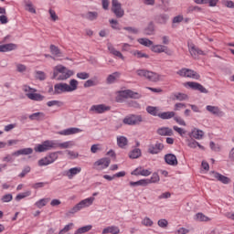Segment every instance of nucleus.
Instances as JSON below:
<instances>
[{
	"mask_svg": "<svg viewBox=\"0 0 234 234\" xmlns=\"http://www.w3.org/2000/svg\"><path fill=\"white\" fill-rule=\"evenodd\" d=\"M137 42L139 45H143V47L151 48L154 45L153 40L147 38V37H141L137 39Z\"/></svg>",
	"mask_w": 234,
	"mask_h": 234,
	"instance_id": "obj_27",
	"label": "nucleus"
},
{
	"mask_svg": "<svg viewBox=\"0 0 234 234\" xmlns=\"http://www.w3.org/2000/svg\"><path fill=\"white\" fill-rule=\"evenodd\" d=\"M94 167L95 169H97L98 171H103V169H107V167H109V165H111V159L104 157L101 159H99L98 161H96L94 163Z\"/></svg>",
	"mask_w": 234,
	"mask_h": 234,
	"instance_id": "obj_9",
	"label": "nucleus"
},
{
	"mask_svg": "<svg viewBox=\"0 0 234 234\" xmlns=\"http://www.w3.org/2000/svg\"><path fill=\"white\" fill-rule=\"evenodd\" d=\"M188 147H190V149H197V147H199L202 151L205 149L204 146L194 139L188 141Z\"/></svg>",
	"mask_w": 234,
	"mask_h": 234,
	"instance_id": "obj_38",
	"label": "nucleus"
},
{
	"mask_svg": "<svg viewBox=\"0 0 234 234\" xmlns=\"http://www.w3.org/2000/svg\"><path fill=\"white\" fill-rule=\"evenodd\" d=\"M165 162L167 165H178V159H176V155H175V154H166L165 155Z\"/></svg>",
	"mask_w": 234,
	"mask_h": 234,
	"instance_id": "obj_18",
	"label": "nucleus"
},
{
	"mask_svg": "<svg viewBox=\"0 0 234 234\" xmlns=\"http://www.w3.org/2000/svg\"><path fill=\"white\" fill-rule=\"evenodd\" d=\"M59 154L58 153H51L48 156L40 159L38 161L39 167H44L45 165H50V164H54L56 160H58V157Z\"/></svg>",
	"mask_w": 234,
	"mask_h": 234,
	"instance_id": "obj_7",
	"label": "nucleus"
},
{
	"mask_svg": "<svg viewBox=\"0 0 234 234\" xmlns=\"http://www.w3.org/2000/svg\"><path fill=\"white\" fill-rule=\"evenodd\" d=\"M222 5L227 8H234V2L231 0H225L222 2Z\"/></svg>",
	"mask_w": 234,
	"mask_h": 234,
	"instance_id": "obj_59",
	"label": "nucleus"
},
{
	"mask_svg": "<svg viewBox=\"0 0 234 234\" xmlns=\"http://www.w3.org/2000/svg\"><path fill=\"white\" fill-rule=\"evenodd\" d=\"M47 182H38V183H35L31 186V187H33V189H41V187H45L47 186Z\"/></svg>",
	"mask_w": 234,
	"mask_h": 234,
	"instance_id": "obj_55",
	"label": "nucleus"
},
{
	"mask_svg": "<svg viewBox=\"0 0 234 234\" xmlns=\"http://www.w3.org/2000/svg\"><path fill=\"white\" fill-rule=\"evenodd\" d=\"M176 74L178 76H181V78H191L192 80H200V74H198L197 71L189 69H179Z\"/></svg>",
	"mask_w": 234,
	"mask_h": 234,
	"instance_id": "obj_6",
	"label": "nucleus"
},
{
	"mask_svg": "<svg viewBox=\"0 0 234 234\" xmlns=\"http://www.w3.org/2000/svg\"><path fill=\"white\" fill-rule=\"evenodd\" d=\"M197 5H209V6H217L218 0H195Z\"/></svg>",
	"mask_w": 234,
	"mask_h": 234,
	"instance_id": "obj_31",
	"label": "nucleus"
},
{
	"mask_svg": "<svg viewBox=\"0 0 234 234\" xmlns=\"http://www.w3.org/2000/svg\"><path fill=\"white\" fill-rule=\"evenodd\" d=\"M22 90H24L26 96L33 101H43V100H45V97L43 95L36 93L37 92V90L30 88V86L28 85H24L22 87Z\"/></svg>",
	"mask_w": 234,
	"mask_h": 234,
	"instance_id": "obj_3",
	"label": "nucleus"
},
{
	"mask_svg": "<svg viewBox=\"0 0 234 234\" xmlns=\"http://www.w3.org/2000/svg\"><path fill=\"white\" fill-rule=\"evenodd\" d=\"M78 81L75 79L69 80V85L67 83L59 84V90L61 92H74V90H78Z\"/></svg>",
	"mask_w": 234,
	"mask_h": 234,
	"instance_id": "obj_5",
	"label": "nucleus"
},
{
	"mask_svg": "<svg viewBox=\"0 0 234 234\" xmlns=\"http://www.w3.org/2000/svg\"><path fill=\"white\" fill-rule=\"evenodd\" d=\"M157 134L160 136H173V129L169 127H162L157 130Z\"/></svg>",
	"mask_w": 234,
	"mask_h": 234,
	"instance_id": "obj_23",
	"label": "nucleus"
},
{
	"mask_svg": "<svg viewBox=\"0 0 234 234\" xmlns=\"http://www.w3.org/2000/svg\"><path fill=\"white\" fill-rule=\"evenodd\" d=\"M161 151H164V144L162 143H156L148 146V153L150 154H158Z\"/></svg>",
	"mask_w": 234,
	"mask_h": 234,
	"instance_id": "obj_15",
	"label": "nucleus"
},
{
	"mask_svg": "<svg viewBox=\"0 0 234 234\" xmlns=\"http://www.w3.org/2000/svg\"><path fill=\"white\" fill-rule=\"evenodd\" d=\"M68 156L70 158V160H74V158H78L80 156V154L74 152V151H68Z\"/></svg>",
	"mask_w": 234,
	"mask_h": 234,
	"instance_id": "obj_61",
	"label": "nucleus"
},
{
	"mask_svg": "<svg viewBox=\"0 0 234 234\" xmlns=\"http://www.w3.org/2000/svg\"><path fill=\"white\" fill-rule=\"evenodd\" d=\"M188 48L191 56H206V52L195 46V44H190Z\"/></svg>",
	"mask_w": 234,
	"mask_h": 234,
	"instance_id": "obj_19",
	"label": "nucleus"
},
{
	"mask_svg": "<svg viewBox=\"0 0 234 234\" xmlns=\"http://www.w3.org/2000/svg\"><path fill=\"white\" fill-rule=\"evenodd\" d=\"M123 30H126L130 34H138L140 32L138 28L133 27H123Z\"/></svg>",
	"mask_w": 234,
	"mask_h": 234,
	"instance_id": "obj_53",
	"label": "nucleus"
},
{
	"mask_svg": "<svg viewBox=\"0 0 234 234\" xmlns=\"http://www.w3.org/2000/svg\"><path fill=\"white\" fill-rule=\"evenodd\" d=\"M190 138H195L196 140H202V138H204V131L194 128L190 133Z\"/></svg>",
	"mask_w": 234,
	"mask_h": 234,
	"instance_id": "obj_24",
	"label": "nucleus"
},
{
	"mask_svg": "<svg viewBox=\"0 0 234 234\" xmlns=\"http://www.w3.org/2000/svg\"><path fill=\"white\" fill-rule=\"evenodd\" d=\"M148 180L149 184H156V182H160V176H158V173H154L152 177Z\"/></svg>",
	"mask_w": 234,
	"mask_h": 234,
	"instance_id": "obj_50",
	"label": "nucleus"
},
{
	"mask_svg": "<svg viewBox=\"0 0 234 234\" xmlns=\"http://www.w3.org/2000/svg\"><path fill=\"white\" fill-rule=\"evenodd\" d=\"M209 175L212 178H216V180H218V182H221L222 184H229L230 182L228 176H222L218 172L211 171Z\"/></svg>",
	"mask_w": 234,
	"mask_h": 234,
	"instance_id": "obj_17",
	"label": "nucleus"
},
{
	"mask_svg": "<svg viewBox=\"0 0 234 234\" xmlns=\"http://www.w3.org/2000/svg\"><path fill=\"white\" fill-rule=\"evenodd\" d=\"M43 118H45V113L43 112H35L29 115V120H32V121L34 120L39 121V120H43Z\"/></svg>",
	"mask_w": 234,
	"mask_h": 234,
	"instance_id": "obj_41",
	"label": "nucleus"
},
{
	"mask_svg": "<svg viewBox=\"0 0 234 234\" xmlns=\"http://www.w3.org/2000/svg\"><path fill=\"white\" fill-rule=\"evenodd\" d=\"M189 233V229H186V228H180L177 230V234H187Z\"/></svg>",
	"mask_w": 234,
	"mask_h": 234,
	"instance_id": "obj_64",
	"label": "nucleus"
},
{
	"mask_svg": "<svg viewBox=\"0 0 234 234\" xmlns=\"http://www.w3.org/2000/svg\"><path fill=\"white\" fill-rule=\"evenodd\" d=\"M176 100H177V101H186V100H189V97L187 96V94L186 93H177L174 95Z\"/></svg>",
	"mask_w": 234,
	"mask_h": 234,
	"instance_id": "obj_43",
	"label": "nucleus"
},
{
	"mask_svg": "<svg viewBox=\"0 0 234 234\" xmlns=\"http://www.w3.org/2000/svg\"><path fill=\"white\" fill-rule=\"evenodd\" d=\"M31 168L30 166H25L22 172L19 174L20 178H25L28 173H30Z\"/></svg>",
	"mask_w": 234,
	"mask_h": 234,
	"instance_id": "obj_54",
	"label": "nucleus"
},
{
	"mask_svg": "<svg viewBox=\"0 0 234 234\" xmlns=\"http://www.w3.org/2000/svg\"><path fill=\"white\" fill-rule=\"evenodd\" d=\"M146 112H148V114H151V116H160V110L158 109V107L147 106Z\"/></svg>",
	"mask_w": 234,
	"mask_h": 234,
	"instance_id": "obj_30",
	"label": "nucleus"
},
{
	"mask_svg": "<svg viewBox=\"0 0 234 234\" xmlns=\"http://www.w3.org/2000/svg\"><path fill=\"white\" fill-rule=\"evenodd\" d=\"M49 49L53 56H58V54H59V48H58V47H56L55 45H51L49 47Z\"/></svg>",
	"mask_w": 234,
	"mask_h": 234,
	"instance_id": "obj_56",
	"label": "nucleus"
},
{
	"mask_svg": "<svg viewBox=\"0 0 234 234\" xmlns=\"http://www.w3.org/2000/svg\"><path fill=\"white\" fill-rule=\"evenodd\" d=\"M79 173H81V167H73L70 168L67 173V176L68 178H69V180H71V178H74V176H76V175H78Z\"/></svg>",
	"mask_w": 234,
	"mask_h": 234,
	"instance_id": "obj_28",
	"label": "nucleus"
},
{
	"mask_svg": "<svg viewBox=\"0 0 234 234\" xmlns=\"http://www.w3.org/2000/svg\"><path fill=\"white\" fill-rule=\"evenodd\" d=\"M90 111L96 112L97 114H103V112L111 111V107L105 104H98L91 106Z\"/></svg>",
	"mask_w": 234,
	"mask_h": 234,
	"instance_id": "obj_16",
	"label": "nucleus"
},
{
	"mask_svg": "<svg viewBox=\"0 0 234 234\" xmlns=\"http://www.w3.org/2000/svg\"><path fill=\"white\" fill-rule=\"evenodd\" d=\"M157 224L159 228H167L169 226V222L166 219H159Z\"/></svg>",
	"mask_w": 234,
	"mask_h": 234,
	"instance_id": "obj_58",
	"label": "nucleus"
},
{
	"mask_svg": "<svg viewBox=\"0 0 234 234\" xmlns=\"http://www.w3.org/2000/svg\"><path fill=\"white\" fill-rule=\"evenodd\" d=\"M90 229H92V225H87V226L78 229L74 234L89 233V231H90Z\"/></svg>",
	"mask_w": 234,
	"mask_h": 234,
	"instance_id": "obj_39",
	"label": "nucleus"
},
{
	"mask_svg": "<svg viewBox=\"0 0 234 234\" xmlns=\"http://www.w3.org/2000/svg\"><path fill=\"white\" fill-rule=\"evenodd\" d=\"M34 153V149L32 148H23L20 150H17L12 154V156H27L28 154H32Z\"/></svg>",
	"mask_w": 234,
	"mask_h": 234,
	"instance_id": "obj_22",
	"label": "nucleus"
},
{
	"mask_svg": "<svg viewBox=\"0 0 234 234\" xmlns=\"http://www.w3.org/2000/svg\"><path fill=\"white\" fill-rule=\"evenodd\" d=\"M143 122L141 115H131L123 119L122 123L125 125H138Z\"/></svg>",
	"mask_w": 234,
	"mask_h": 234,
	"instance_id": "obj_10",
	"label": "nucleus"
},
{
	"mask_svg": "<svg viewBox=\"0 0 234 234\" xmlns=\"http://www.w3.org/2000/svg\"><path fill=\"white\" fill-rule=\"evenodd\" d=\"M127 144H129L127 137H125V136L117 137V145L119 147H121V149H123V147H125V145H127Z\"/></svg>",
	"mask_w": 234,
	"mask_h": 234,
	"instance_id": "obj_36",
	"label": "nucleus"
},
{
	"mask_svg": "<svg viewBox=\"0 0 234 234\" xmlns=\"http://www.w3.org/2000/svg\"><path fill=\"white\" fill-rule=\"evenodd\" d=\"M58 145V142L47 140L42 142L41 144H37L34 147V151L35 153H47V151H52V149H56Z\"/></svg>",
	"mask_w": 234,
	"mask_h": 234,
	"instance_id": "obj_2",
	"label": "nucleus"
},
{
	"mask_svg": "<svg viewBox=\"0 0 234 234\" xmlns=\"http://www.w3.org/2000/svg\"><path fill=\"white\" fill-rule=\"evenodd\" d=\"M180 109H186V104L182 102L176 103L174 111H180Z\"/></svg>",
	"mask_w": 234,
	"mask_h": 234,
	"instance_id": "obj_63",
	"label": "nucleus"
},
{
	"mask_svg": "<svg viewBox=\"0 0 234 234\" xmlns=\"http://www.w3.org/2000/svg\"><path fill=\"white\" fill-rule=\"evenodd\" d=\"M48 202H50V198L49 197H44V198H41V199L37 200L35 203V206L38 209H42V207H45V206H47V204H48Z\"/></svg>",
	"mask_w": 234,
	"mask_h": 234,
	"instance_id": "obj_29",
	"label": "nucleus"
},
{
	"mask_svg": "<svg viewBox=\"0 0 234 234\" xmlns=\"http://www.w3.org/2000/svg\"><path fill=\"white\" fill-rule=\"evenodd\" d=\"M186 85L192 89V90H199V92H202L203 94H207V90L198 82L188 81L186 82Z\"/></svg>",
	"mask_w": 234,
	"mask_h": 234,
	"instance_id": "obj_13",
	"label": "nucleus"
},
{
	"mask_svg": "<svg viewBox=\"0 0 234 234\" xmlns=\"http://www.w3.org/2000/svg\"><path fill=\"white\" fill-rule=\"evenodd\" d=\"M167 19H169V16L165 14L155 16V22L159 25H165L167 23Z\"/></svg>",
	"mask_w": 234,
	"mask_h": 234,
	"instance_id": "obj_32",
	"label": "nucleus"
},
{
	"mask_svg": "<svg viewBox=\"0 0 234 234\" xmlns=\"http://www.w3.org/2000/svg\"><path fill=\"white\" fill-rule=\"evenodd\" d=\"M77 78H79V80H89L90 78V74L87 72H79L77 73Z\"/></svg>",
	"mask_w": 234,
	"mask_h": 234,
	"instance_id": "obj_52",
	"label": "nucleus"
},
{
	"mask_svg": "<svg viewBox=\"0 0 234 234\" xmlns=\"http://www.w3.org/2000/svg\"><path fill=\"white\" fill-rule=\"evenodd\" d=\"M36 78L37 80H39L40 81H45L47 80V74L43 71H36Z\"/></svg>",
	"mask_w": 234,
	"mask_h": 234,
	"instance_id": "obj_49",
	"label": "nucleus"
},
{
	"mask_svg": "<svg viewBox=\"0 0 234 234\" xmlns=\"http://www.w3.org/2000/svg\"><path fill=\"white\" fill-rule=\"evenodd\" d=\"M142 224H143L144 226H149V227H151V226H153V220H151V218H145L142 221Z\"/></svg>",
	"mask_w": 234,
	"mask_h": 234,
	"instance_id": "obj_62",
	"label": "nucleus"
},
{
	"mask_svg": "<svg viewBox=\"0 0 234 234\" xmlns=\"http://www.w3.org/2000/svg\"><path fill=\"white\" fill-rule=\"evenodd\" d=\"M30 195H32L31 191H27L24 193H20L16 197V200L19 201V200H23V198H27V197H30Z\"/></svg>",
	"mask_w": 234,
	"mask_h": 234,
	"instance_id": "obj_47",
	"label": "nucleus"
},
{
	"mask_svg": "<svg viewBox=\"0 0 234 234\" xmlns=\"http://www.w3.org/2000/svg\"><path fill=\"white\" fill-rule=\"evenodd\" d=\"M94 200H95L94 197H88L84 200H81L80 203L75 205L69 210V213L71 214L78 213V211H80V209H83V207H89V206H92V204L94 203Z\"/></svg>",
	"mask_w": 234,
	"mask_h": 234,
	"instance_id": "obj_4",
	"label": "nucleus"
},
{
	"mask_svg": "<svg viewBox=\"0 0 234 234\" xmlns=\"http://www.w3.org/2000/svg\"><path fill=\"white\" fill-rule=\"evenodd\" d=\"M112 12L114 13L115 16L119 19L125 16V11L122 8V4L118 0L112 1Z\"/></svg>",
	"mask_w": 234,
	"mask_h": 234,
	"instance_id": "obj_8",
	"label": "nucleus"
},
{
	"mask_svg": "<svg viewBox=\"0 0 234 234\" xmlns=\"http://www.w3.org/2000/svg\"><path fill=\"white\" fill-rule=\"evenodd\" d=\"M141 156H142V150H140V148H134L129 154V158H132L133 160L136 158H140Z\"/></svg>",
	"mask_w": 234,
	"mask_h": 234,
	"instance_id": "obj_35",
	"label": "nucleus"
},
{
	"mask_svg": "<svg viewBox=\"0 0 234 234\" xmlns=\"http://www.w3.org/2000/svg\"><path fill=\"white\" fill-rule=\"evenodd\" d=\"M74 227V223H69L68 225H66L63 229H61L59 231V234H63V233H69V230L72 229V228Z\"/></svg>",
	"mask_w": 234,
	"mask_h": 234,
	"instance_id": "obj_51",
	"label": "nucleus"
},
{
	"mask_svg": "<svg viewBox=\"0 0 234 234\" xmlns=\"http://www.w3.org/2000/svg\"><path fill=\"white\" fill-rule=\"evenodd\" d=\"M152 52H155L156 54H162L165 52V54L171 55V50L167 48V46L164 45H152L151 47Z\"/></svg>",
	"mask_w": 234,
	"mask_h": 234,
	"instance_id": "obj_14",
	"label": "nucleus"
},
{
	"mask_svg": "<svg viewBox=\"0 0 234 234\" xmlns=\"http://www.w3.org/2000/svg\"><path fill=\"white\" fill-rule=\"evenodd\" d=\"M122 76V73L115 71L112 74H110L106 79L107 85H112V83H116L118 80H120V77Z\"/></svg>",
	"mask_w": 234,
	"mask_h": 234,
	"instance_id": "obj_20",
	"label": "nucleus"
},
{
	"mask_svg": "<svg viewBox=\"0 0 234 234\" xmlns=\"http://www.w3.org/2000/svg\"><path fill=\"white\" fill-rule=\"evenodd\" d=\"M192 12H202V8L198 5H189L186 9V14H192Z\"/></svg>",
	"mask_w": 234,
	"mask_h": 234,
	"instance_id": "obj_45",
	"label": "nucleus"
},
{
	"mask_svg": "<svg viewBox=\"0 0 234 234\" xmlns=\"http://www.w3.org/2000/svg\"><path fill=\"white\" fill-rule=\"evenodd\" d=\"M154 34V24L150 22L148 26L144 28V35L145 36H153Z\"/></svg>",
	"mask_w": 234,
	"mask_h": 234,
	"instance_id": "obj_37",
	"label": "nucleus"
},
{
	"mask_svg": "<svg viewBox=\"0 0 234 234\" xmlns=\"http://www.w3.org/2000/svg\"><path fill=\"white\" fill-rule=\"evenodd\" d=\"M120 96L121 98H132L133 100H140V98H142V95H140V93L134 92L131 90L120 91Z\"/></svg>",
	"mask_w": 234,
	"mask_h": 234,
	"instance_id": "obj_12",
	"label": "nucleus"
},
{
	"mask_svg": "<svg viewBox=\"0 0 234 234\" xmlns=\"http://www.w3.org/2000/svg\"><path fill=\"white\" fill-rule=\"evenodd\" d=\"M175 112H165L159 113V117L161 120H171V118H175Z\"/></svg>",
	"mask_w": 234,
	"mask_h": 234,
	"instance_id": "obj_34",
	"label": "nucleus"
},
{
	"mask_svg": "<svg viewBox=\"0 0 234 234\" xmlns=\"http://www.w3.org/2000/svg\"><path fill=\"white\" fill-rule=\"evenodd\" d=\"M87 16H88V19H90V21H94V19H98L97 12H89Z\"/></svg>",
	"mask_w": 234,
	"mask_h": 234,
	"instance_id": "obj_57",
	"label": "nucleus"
},
{
	"mask_svg": "<svg viewBox=\"0 0 234 234\" xmlns=\"http://www.w3.org/2000/svg\"><path fill=\"white\" fill-rule=\"evenodd\" d=\"M60 149H70L71 147H74V142L72 141H68L65 143L59 144Z\"/></svg>",
	"mask_w": 234,
	"mask_h": 234,
	"instance_id": "obj_44",
	"label": "nucleus"
},
{
	"mask_svg": "<svg viewBox=\"0 0 234 234\" xmlns=\"http://www.w3.org/2000/svg\"><path fill=\"white\" fill-rule=\"evenodd\" d=\"M136 74L140 78H144L145 80H148L149 81L156 82V81H162V80H164V75H159L157 73L149 71L147 69H137Z\"/></svg>",
	"mask_w": 234,
	"mask_h": 234,
	"instance_id": "obj_1",
	"label": "nucleus"
},
{
	"mask_svg": "<svg viewBox=\"0 0 234 234\" xmlns=\"http://www.w3.org/2000/svg\"><path fill=\"white\" fill-rule=\"evenodd\" d=\"M71 76H74V71L67 69L65 66H59V80H69Z\"/></svg>",
	"mask_w": 234,
	"mask_h": 234,
	"instance_id": "obj_11",
	"label": "nucleus"
},
{
	"mask_svg": "<svg viewBox=\"0 0 234 234\" xmlns=\"http://www.w3.org/2000/svg\"><path fill=\"white\" fill-rule=\"evenodd\" d=\"M133 55L134 56V58H149V55L140 51V50H134L133 51Z\"/></svg>",
	"mask_w": 234,
	"mask_h": 234,
	"instance_id": "obj_46",
	"label": "nucleus"
},
{
	"mask_svg": "<svg viewBox=\"0 0 234 234\" xmlns=\"http://www.w3.org/2000/svg\"><path fill=\"white\" fill-rule=\"evenodd\" d=\"M108 233L118 234V233H120V229L118 227H114V226L103 229L102 234H108Z\"/></svg>",
	"mask_w": 234,
	"mask_h": 234,
	"instance_id": "obj_33",
	"label": "nucleus"
},
{
	"mask_svg": "<svg viewBox=\"0 0 234 234\" xmlns=\"http://www.w3.org/2000/svg\"><path fill=\"white\" fill-rule=\"evenodd\" d=\"M26 10L31 14H36V8H34V5L30 1L26 2Z\"/></svg>",
	"mask_w": 234,
	"mask_h": 234,
	"instance_id": "obj_48",
	"label": "nucleus"
},
{
	"mask_svg": "<svg viewBox=\"0 0 234 234\" xmlns=\"http://www.w3.org/2000/svg\"><path fill=\"white\" fill-rule=\"evenodd\" d=\"M196 219L198 220V222H209V220H211V218L200 212L196 215Z\"/></svg>",
	"mask_w": 234,
	"mask_h": 234,
	"instance_id": "obj_40",
	"label": "nucleus"
},
{
	"mask_svg": "<svg viewBox=\"0 0 234 234\" xmlns=\"http://www.w3.org/2000/svg\"><path fill=\"white\" fill-rule=\"evenodd\" d=\"M16 48H17V45L16 44H5L0 46V52H10L16 50Z\"/></svg>",
	"mask_w": 234,
	"mask_h": 234,
	"instance_id": "obj_26",
	"label": "nucleus"
},
{
	"mask_svg": "<svg viewBox=\"0 0 234 234\" xmlns=\"http://www.w3.org/2000/svg\"><path fill=\"white\" fill-rule=\"evenodd\" d=\"M78 133H81V129L80 128H69L66 130H63L59 132V134H62L64 136H69L70 134H78Z\"/></svg>",
	"mask_w": 234,
	"mask_h": 234,
	"instance_id": "obj_25",
	"label": "nucleus"
},
{
	"mask_svg": "<svg viewBox=\"0 0 234 234\" xmlns=\"http://www.w3.org/2000/svg\"><path fill=\"white\" fill-rule=\"evenodd\" d=\"M207 111L210 112V114H213L214 116H223L224 112L218 108V106H211L207 105L206 107Z\"/></svg>",
	"mask_w": 234,
	"mask_h": 234,
	"instance_id": "obj_21",
	"label": "nucleus"
},
{
	"mask_svg": "<svg viewBox=\"0 0 234 234\" xmlns=\"http://www.w3.org/2000/svg\"><path fill=\"white\" fill-rule=\"evenodd\" d=\"M12 198H13L12 194H6L4 197H2L1 200L2 202L6 203V202H12Z\"/></svg>",
	"mask_w": 234,
	"mask_h": 234,
	"instance_id": "obj_60",
	"label": "nucleus"
},
{
	"mask_svg": "<svg viewBox=\"0 0 234 234\" xmlns=\"http://www.w3.org/2000/svg\"><path fill=\"white\" fill-rule=\"evenodd\" d=\"M108 49H109V51L111 52V54H113V56H116L117 58H120L121 59H122L123 55L122 54V52L116 50V49L114 48V47L109 46V47H108Z\"/></svg>",
	"mask_w": 234,
	"mask_h": 234,
	"instance_id": "obj_42",
	"label": "nucleus"
}]
</instances>
